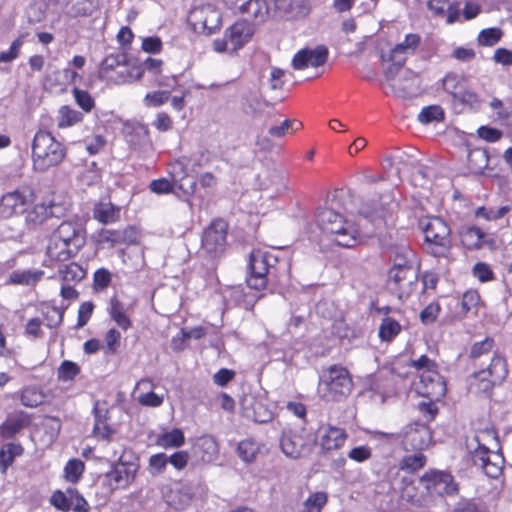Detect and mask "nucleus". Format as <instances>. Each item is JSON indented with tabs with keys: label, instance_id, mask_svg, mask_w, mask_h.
I'll return each mask as SVG.
<instances>
[{
	"label": "nucleus",
	"instance_id": "nucleus-1",
	"mask_svg": "<svg viewBox=\"0 0 512 512\" xmlns=\"http://www.w3.org/2000/svg\"><path fill=\"white\" fill-rule=\"evenodd\" d=\"M83 227L74 221H63L50 235L46 255L51 261H67L85 245Z\"/></svg>",
	"mask_w": 512,
	"mask_h": 512
},
{
	"label": "nucleus",
	"instance_id": "nucleus-2",
	"mask_svg": "<svg viewBox=\"0 0 512 512\" xmlns=\"http://www.w3.org/2000/svg\"><path fill=\"white\" fill-rule=\"evenodd\" d=\"M317 224L337 245L346 248L357 245L362 235L371 234V232L362 233L358 226L331 208H322L318 211Z\"/></svg>",
	"mask_w": 512,
	"mask_h": 512
},
{
	"label": "nucleus",
	"instance_id": "nucleus-3",
	"mask_svg": "<svg viewBox=\"0 0 512 512\" xmlns=\"http://www.w3.org/2000/svg\"><path fill=\"white\" fill-rule=\"evenodd\" d=\"M33 169L45 172L63 162L66 148L50 132L39 130L34 135L31 146Z\"/></svg>",
	"mask_w": 512,
	"mask_h": 512
},
{
	"label": "nucleus",
	"instance_id": "nucleus-4",
	"mask_svg": "<svg viewBox=\"0 0 512 512\" xmlns=\"http://www.w3.org/2000/svg\"><path fill=\"white\" fill-rule=\"evenodd\" d=\"M352 386L348 370L340 365H332L322 372L317 391L326 401H340L349 395Z\"/></svg>",
	"mask_w": 512,
	"mask_h": 512
},
{
	"label": "nucleus",
	"instance_id": "nucleus-5",
	"mask_svg": "<svg viewBox=\"0 0 512 512\" xmlns=\"http://www.w3.org/2000/svg\"><path fill=\"white\" fill-rule=\"evenodd\" d=\"M419 225L425 235V249L435 257H445L451 248L450 228L439 217H426Z\"/></svg>",
	"mask_w": 512,
	"mask_h": 512
},
{
	"label": "nucleus",
	"instance_id": "nucleus-6",
	"mask_svg": "<svg viewBox=\"0 0 512 512\" xmlns=\"http://www.w3.org/2000/svg\"><path fill=\"white\" fill-rule=\"evenodd\" d=\"M138 469L137 459L124 450L111 465V469L104 474V485L111 491L126 489L134 482Z\"/></svg>",
	"mask_w": 512,
	"mask_h": 512
},
{
	"label": "nucleus",
	"instance_id": "nucleus-7",
	"mask_svg": "<svg viewBox=\"0 0 512 512\" xmlns=\"http://www.w3.org/2000/svg\"><path fill=\"white\" fill-rule=\"evenodd\" d=\"M276 260L271 253L254 249L249 259L250 274L246 279L247 285L256 290L264 289L267 285L268 274L274 268Z\"/></svg>",
	"mask_w": 512,
	"mask_h": 512
},
{
	"label": "nucleus",
	"instance_id": "nucleus-8",
	"mask_svg": "<svg viewBox=\"0 0 512 512\" xmlns=\"http://www.w3.org/2000/svg\"><path fill=\"white\" fill-rule=\"evenodd\" d=\"M421 43V37L416 33H409L405 39L396 44L388 54H383V61H390L392 64L385 70L387 80L394 79L399 69L404 65L409 55H412Z\"/></svg>",
	"mask_w": 512,
	"mask_h": 512
},
{
	"label": "nucleus",
	"instance_id": "nucleus-9",
	"mask_svg": "<svg viewBox=\"0 0 512 512\" xmlns=\"http://www.w3.org/2000/svg\"><path fill=\"white\" fill-rule=\"evenodd\" d=\"M187 20L196 33L211 35L220 28L221 13L214 5H201L189 12Z\"/></svg>",
	"mask_w": 512,
	"mask_h": 512
},
{
	"label": "nucleus",
	"instance_id": "nucleus-10",
	"mask_svg": "<svg viewBox=\"0 0 512 512\" xmlns=\"http://www.w3.org/2000/svg\"><path fill=\"white\" fill-rule=\"evenodd\" d=\"M253 29L246 21H238L226 29L222 39H216L213 47L217 52H235L252 37Z\"/></svg>",
	"mask_w": 512,
	"mask_h": 512
},
{
	"label": "nucleus",
	"instance_id": "nucleus-11",
	"mask_svg": "<svg viewBox=\"0 0 512 512\" xmlns=\"http://www.w3.org/2000/svg\"><path fill=\"white\" fill-rule=\"evenodd\" d=\"M476 447L471 451V459L473 465L481 468L483 472L490 478H497L503 468V456L494 451H490L486 446L482 445L478 436L475 437Z\"/></svg>",
	"mask_w": 512,
	"mask_h": 512
},
{
	"label": "nucleus",
	"instance_id": "nucleus-12",
	"mask_svg": "<svg viewBox=\"0 0 512 512\" xmlns=\"http://www.w3.org/2000/svg\"><path fill=\"white\" fill-rule=\"evenodd\" d=\"M34 192L27 186L19 187L7 192L0 199V215L9 218L15 214L27 211L29 205L34 202Z\"/></svg>",
	"mask_w": 512,
	"mask_h": 512
},
{
	"label": "nucleus",
	"instance_id": "nucleus-13",
	"mask_svg": "<svg viewBox=\"0 0 512 512\" xmlns=\"http://www.w3.org/2000/svg\"><path fill=\"white\" fill-rule=\"evenodd\" d=\"M283 453L291 458H299L310 451L309 435L304 428L283 431L280 440Z\"/></svg>",
	"mask_w": 512,
	"mask_h": 512
},
{
	"label": "nucleus",
	"instance_id": "nucleus-14",
	"mask_svg": "<svg viewBox=\"0 0 512 512\" xmlns=\"http://www.w3.org/2000/svg\"><path fill=\"white\" fill-rule=\"evenodd\" d=\"M414 387L417 394L431 400H440L446 394V384L438 369L420 373Z\"/></svg>",
	"mask_w": 512,
	"mask_h": 512
},
{
	"label": "nucleus",
	"instance_id": "nucleus-15",
	"mask_svg": "<svg viewBox=\"0 0 512 512\" xmlns=\"http://www.w3.org/2000/svg\"><path fill=\"white\" fill-rule=\"evenodd\" d=\"M443 90L451 95L454 102L472 104L476 101V94L468 89L467 81L456 73H448L442 79Z\"/></svg>",
	"mask_w": 512,
	"mask_h": 512
},
{
	"label": "nucleus",
	"instance_id": "nucleus-16",
	"mask_svg": "<svg viewBox=\"0 0 512 512\" xmlns=\"http://www.w3.org/2000/svg\"><path fill=\"white\" fill-rule=\"evenodd\" d=\"M420 483L430 493L452 495L458 490L453 476L443 471L431 470L426 472L420 478Z\"/></svg>",
	"mask_w": 512,
	"mask_h": 512
},
{
	"label": "nucleus",
	"instance_id": "nucleus-17",
	"mask_svg": "<svg viewBox=\"0 0 512 512\" xmlns=\"http://www.w3.org/2000/svg\"><path fill=\"white\" fill-rule=\"evenodd\" d=\"M228 226L222 219L212 221L205 229L202 237V247L208 253H221L226 245Z\"/></svg>",
	"mask_w": 512,
	"mask_h": 512
},
{
	"label": "nucleus",
	"instance_id": "nucleus-18",
	"mask_svg": "<svg viewBox=\"0 0 512 512\" xmlns=\"http://www.w3.org/2000/svg\"><path fill=\"white\" fill-rule=\"evenodd\" d=\"M193 496V487L187 482H174L163 490L165 502L175 510H184L187 508Z\"/></svg>",
	"mask_w": 512,
	"mask_h": 512
},
{
	"label": "nucleus",
	"instance_id": "nucleus-19",
	"mask_svg": "<svg viewBox=\"0 0 512 512\" xmlns=\"http://www.w3.org/2000/svg\"><path fill=\"white\" fill-rule=\"evenodd\" d=\"M431 439L432 433L426 424L414 422L405 427L403 444L407 449L423 450L430 444Z\"/></svg>",
	"mask_w": 512,
	"mask_h": 512
},
{
	"label": "nucleus",
	"instance_id": "nucleus-20",
	"mask_svg": "<svg viewBox=\"0 0 512 512\" xmlns=\"http://www.w3.org/2000/svg\"><path fill=\"white\" fill-rule=\"evenodd\" d=\"M328 58V49L324 45H319L314 49H301L293 59L292 66L295 70H303L308 67L317 68L325 64Z\"/></svg>",
	"mask_w": 512,
	"mask_h": 512
},
{
	"label": "nucleus",
	"instance_id": "nucleus-21",
	"mask_svg": "<svg viewBox=\"0 0 512 512\" xmlns=\"http://www.w3.org/2000/svg\"><path fill=\"white\" fill-rule=\"evenodd\" d=\"M347 433L343 428L322 425L317 432V442L323 451L340 449L346 442Z\"/></svg>",
	"mask_w": 512,
	"mask_h": 512
},
{
	"label": "nucleus",
	"instance_id": "nucleus-22",
	"mask_svg": "<svg viewBox=\"0 0 512 512\" xmlns=\"http://www.w3.org/2000/svg\"><path fill=\"white\" fill-rule=\"evenodd\" d=\"M169 175L173 184L177 186L187 196L193 195L196 188V181L188 179L187 163L183 159H178L169 165Z\"/></svg>",
	"mask_w": 512,
	"mask_h": 512
},
{
	"label": "nucleus",
	"instance_id": "nucleus-23",
	"mask_svg": "<svg viewBox=\"0 0 512 512\" xmlns=\"http://www.w3.org/2000/svg\"><path fill=\"white\" fill-rule=\"evenodd\" d=\"M380 201L381 207L379 209H375L371 212L366 211L364 208L361 209V213L364 217L369 219L377 227L385 224L388 219H391L398 207V203L390 194L382 195Z\"/></svg>",
	"mask_w": 512,
	"mask_h": 512
},
{
	"label": "nucleus",
	"instance_id": "nucleus-24",
	"mask_svg": "<svg viewBox=\"0 0 512 512\" xmlns=\"http://www.w3.org/2000/svg\"><path fill=\"white\" fill-rule=\"evenodd\" d=\"M243 412L246 418L257 423H267L273 418L272 411L262 401L253 398L245 399Z\"/></svg>",
	"mask_w": 512,
	"mask_h": 512
},
{
	"label": "nucleus",
	"instance_id": "nucleus-25",
	"mask_svg": "<svg viewBox=\"0 0 512 512\" xmlns=\"http://www.w3.org/2000/svg\"><path fill=\"white\" fill-rule=\"evenodd\" d=\"M496 386L500 385L480 370L469 377V391L472 394L490 398Z\"/></svg>",
	"mask_w": 512,
	"mask_h": 512
},
{
	"label": "nucleus",
	"instance_id": "nucleus-26",
	"mask_svg": "<svg viewBox=\"0 0 512 512\" xmlns=\"http://www.w3.org/2000/svg\"><path fill=\"white\" fill-rule=\"evenodd\" d=\"M258 183L262 190L272 189L279 193L286 188L285 174L278 169H266L258 175Z\"/></svg>",
	"mask_w": 512,
	"mask_h": 512
},
{
	"label": "nucleus",
	"instance_id": "nucleus-27",
	"mask_svg": "<svg viewBox=\"0 0 512 512\" xmlns=\"http://www.w3.org/2000/svg\"><path fill=\"white\" fill-rule=\"evenodd\" d=\"M417 279L416 272L413 267L407 265L394 266L389 272V280L399 289L405 291Z\"/></svg>",
	"mask_w": 512,
	"mask_h": 512
},
{
	"label": "nucleus",
	"instance_id": "nucleus-28",
	"mask_svg": "<svg viewBox=\"0 0 512 512\" xmlns=\"http://www.w3.org/2000/svg\"><path fill=\"white\" fill-rule=\"evenodd\" d=\"M480 371L501 385L508 375L506 359L498 353H493L489 365L486 368L480 369Z\"/></svg>",
	"mask_w": 512,
	"mask_h": 512
},
{
	"label": "nucleus",
	"instance_id": "nucleus-29",
	"mask_svg": "<svg viewBox=\"0 0 512 512\" xmlns=\"http://www.w3.org/2000/svg\"><path fill=\"white\" fill-rule=\"evenodd\" d=\"M239 5L240 12L247 14L257 22H263L269 17L270 9L265 0H246Z\"/></svg>",
	"mask_w": 512,
	"mask_h": 512
},
{
	"label": "nucleus",
	"instance_id": "nucleus-30",
	"mask_svg": "<svg viewBox=\"0 0 512 512\" xmlns=\"http://www.w3.org/2000/svg\"><path fill=\"white\" fill-rule=\"evenodd\" d=\"M98 8V0H70L65 14L70 18L88 17Z\"/></svg>",
	"mask_w": 512,
	"mask_h": 512
},
{
	"label": "nucleus",
	"instance_id": "nucleus-31",
	"mask_svg": "<svg viewBox=\"0 0 512 512\" xmlns=\"http://www.w3.org/2000/svg\"><path fill=\"white\" fill-rule=\"evenodd\" d=\"M195 448L201 453L204 462L215 460L219 454V445L213 436L205 435L197 439Z\"/></svg>",
	"mask_w": 512,
	"mask_h": 512
},
{
	"label": "nucleus",
	"instance_id": "nucleus-32",
	"mask_svg": "<svg viewBox=\"0 0 512 512\" xmlns=\"http://www.w3.org/2000/svg\"><path fill=\"white\" fill-rule=\"evenodd\" d=\"M44 276V271L35 270H16L9 275L8 282L15 285L32 286L38 283Z\"/></svg>",
	"mask_w": 512,
	"mask_h": 512
},
{
	"label": "nucleus",
	"instance_id": "nucleus-33",
	"mask_svg": "<svg viewBox=\"0 0 512 512\" xmlns=\"http://www.w3.org/2000/svg\"><path fill=\"white\" fill-rule=\"evenodd\" d=\"M119 207L111 202H101L94 209V218L103 224L112 223L119 219Z\"/></svg>",
	"mask_w": 512,
	"mask_h": 512
},
{
	"label": "nucleus",
	"instance_id": "nucleus-34",
	"mask_svg": "<svg viewBox=\"0 0 512 512\" xmlns=\"http://www.w3.org/2000/svg\"><path fill=\"white\" fill-rule=\"evenodd\" d=\"M86 275V271L75 262L65 264L59 267L58 277L66 283L80 282Z\"/></svg>",
	"mask_w": 512,
	"mask_h": 512
},
{
	"label": "nucleus",
	"instance_id": "nucleus-35",
	"mask_svg": "<svg viewBox=\"0 0 512 512\" xmlns=\"http://www.w3.org/2000/svg\"><path fill=\"white\" fill-rule=\"evenodd\" d=\"M23 453V447L20 444L8 443L0 448V471L5 473L7 468L12 465L15 458Z\"/></svg>",
	"mask_w": 512,
	"mask_h": 512
},
{
	"label": "nucleus",
	"instance_id": "nucleus-36",
	"mask_svg": "<svg viewBox=\"0 0 512 512\" xmlns=\"http://www.w3.org/2000/svg\"><path fill=\"white\" fill-rule=\"evenodd\" d=\"M83 120V114L70 106H61L58 110L57 126L66 128L80 123Z\"/></svg>",
	"mask_w": 512,
	"mask_h": 512
},
{
	"label": "nucleus",
	"instance_id": "nucleus-37",
	"mask_svg": "<svg viewBox=\"0 0 512 512\" xmlns=\"http://www.w3.org/2000/svg\"><path fill=\"white\" fill-rule=\"evenodd\" d=\"M115 73L116 75H113V79H110V81H113L115 84H124L136 81L139 80L143 75L141 67L129 68L125 62L120 64Z\"/></svg>",
	"mask_w": 512,
	"mask_h": 512
},
{
	"label": "nucleus",
	"instance_id": "nucleus-38",
	"mask_svg": "<svg viewBox=\"0 0 512 512\" xmlns=\"http://www.w3.org/2000/svg\"><path fill=\"white\" fill-rule=\"evenodd\" d=\"M109 314L123 330H127L131 326V321L125 313L124 305L116 297L110 300Z\"/></svg>",
	"mask_w": 512,
	"mask_h": 512
},
{
	"label": "nucleus",
	"instance_id": "nucleus-39",
	"mask_svg": "<svg viewBox=\"0 0 512 512\" xmlns=\"http://www.w3.org/2000/svg\"><path fill=\"white\" fill-rule=\"evenodd\" d=\"M52 214L51 207L45 203H39L27 211L26 222L27 224L36 227L41 225Z\"/></svg>",
	"mask_w": 512,
	"mask_h": 512
},
{
	"label": "nucleus",
	"instance_id": "nucleus-40",
	"mask_svg": "<svg viewBox=\"0 0 512 512\" xmlns=\"http://www.w3.org/2000/svg\"><path fill=\"white\" fill-rule=\"evenodd\" d=\"M401 331V325L392 317H384L379 327L378 335L382 341L389 342Z\"/></svg>",
	"mask_w": 512,
	"mask_h": 512
},
{
	"label": "nucleus",
	"instance_id": "nucleus-41",
	"mask_svg": "<svg viewBox=\"0 0 512 512\" xmlns=\"http://www.w3.org/2000/svg\"><path fill=\"white\" fill-rule=\"evenodd\" d=\"M126 61V56L123 54L109 55L101 63L100 77L103 79H113L111 72L119 68L120 64Z\"/></svg>",
	"mask_w": 512,
	"mask_h": 512
},
{
	"label": "nucleus",
	"instance_id": "nucleus-42",
	"mask_svg": "<svg viewBox=\"0 0 512 512\" xmlns=\"http://www.w3.org/2000/svg\"><path fill=\"white\" fill-rule=\"evenodd\" d=\"M260 451V445L253 439L242 440L237 447L239 457L249 463L256 459Z\"/></svg>",
	"mask_w": 512,
	"mask_h": 512
},
{
	"label": "nucleus",
	"instance_id": "nucleus-43",
	"mask_svg": "<svg viewBox=\"0 0 512 512\" xmlns=\"http://www.w3.org/2000/svg\"><path fill=\"white\" fill-rule=\"evenodd\" d=\"M185 437L180 429H173L170 432L161 434L157 439V444L165 449L177 448L184 444Z\"/></svg>",
	"mask_w": 512,
	"mask_h": 512
},
{
	"label": "nucleus",
	"instance_id": "nucleus-44",
	"mask_svg": "<svg viewBox=\"0 0 512 512\" xmlns=\"http://www.w3.org/2000/svg\"><path fill=\"white\" fill-rule=\"evenodd\" d=\"M128 234H134V231L132 229L125 230L124 232L102 230L100 232V241L103 243H109L111 246L126 242L127 240L131 243L135 242V237L132 238L130 235L127 236Z\"/></svg>",
	"mask_w": 512,
	"mask_h": 512
},
{
	"label": "nucleus",
	"instance_id": "nucleus-45",
	"mask_svg": "<svg viewBox=\"0 0 512 512\" xmlns=\"http://www.w3.org/2000/svg\"><path fill=\"white\" fill-rule=\"evenodd\" d=\"M484 233L480 228L470 227L461 233V242L468 249H478L482 246Z\"/></svg>",
	"mask_w": 512,
	"mask_h": 512
},
{
	"label": "nucleus",
	"instance_id": "nucleus-46",
	"mask_svg": "<svg viewBox=\"0 0 512 512\" xmlns=\"http://www.w3.org/2000/svg\"><path fill=\"white\" fill-rule=\"evenodd\" d=\"M467 161L472 172L480 173L488 166L489 158L484 150L474 149L468 153Z\"/></svg>",
	"mask_w": 512,
	"mask_h": 512
},
{
	"label": "nucleus",
	"instance_id": "nucleus-47",
	"mask_svg": "<svg viewBox=\"0 0 512 512\" xmlns=\"http://www.w3.org/2000/svg\"><path fill=\"white\" fill-rule=\"evenodd\" d=\"M503 32L498 27L486 28L479 32L477 42L480 46L491 47L496 45L502 38Z\"/></svg>",
	"mask_w": 512,
	"mask_h": 512
},
{
	"label": "nucleus",
	"instance_id": "nucleus-48",
	"mask_svg": "<svg viewBox=\"0 0 512 512\" xmlns=\"http://www.w3.org/2000/svg\"><path fill=\"white\" fill-rule=\"evenodd\" d=\"M495 345L494 339L486 337L484 340L475 342L470 349V358L476 363L485 355L492 352Z\"/></svg>",
	"mask_w": 512,
	"mask_h": 512
},
{
	"label": "nucleus",
	"instance_id": "nucleus-49",
	"mask_svg": "<svg viewBox=\"0 0 512 512\" xmlns=\"http://www.w3.org/2000/svg\"><path fill=\"white\" fill-rule=\"evenodd\" d=\"M44 394L36 387H27L21 393V403L26 407H37L44 401Z\"/></svg>",
	"mask_w": 512,
	"mask_h": 512
},
{
	"label": "nucleus",
	"instance_id": "nucleus-50",
	"mask_svg": "<svg viewBox=\"0 0 512 512\" xmlns=\"http://www.w3.org/2000/svg\"><path fill=\"white\" fill-rule=\"evenodd\" d=\"M426 464V457L422 453L405 456L400 462V469L410 473L416 472Z\"/></svg>",
	"mask_w": 512,
	"mask_h": 512
},
{
	"label": "nucleus",
	"instance_id": "nucleus-51",
	"mask_svg": "<svg viewBox=\"0 0 512 512\" xmlns=\"http://www.w3.org/2000/svg\"><path fill=\"white\" fill-rule=\"evenodd\" d=\"M444 119V111L440 106L432 105L424 107L418 114L419 122L429 124L432 122H439Z\"/></svg>",
	"mask_w": 512,
	"mask_h": 512
},
{
	"label": "nucleus",
	"instance_id": "nucleus-52",
	"mask_svg": "<svg viewBox=\"0 0 512 512\" xmlns=\"http://www.w3.org/2000/svg\"><path fill=\"white\" fill-rule=\"evenodd\" d=\"M84 463L79 459H71L67 462L64 472L65 478L71 483H76L84 472Z\"/></svg>",
	"mask_w": 512,
	"mask_h": 512
},
{
	"label": "nucleus",
	"instance_id": "nucleus-53",
	"mask_svg": "<svg viewBox=\"0 0 512 512\" xmlns=\"http://www.w3.org/2000/svg\"><path fill=\"white\" fill-rule=\"evenodd\" d=\"M70 491H72V488H68L66 489V491H54L53 494L51 495L50 503L59 511H70Z\"/></svg>",
	"mask_w": 512,
	"mask_h": 512
},
{
	"label": "nucleus",
	"instance_id": "nucleus-54",
	"mask_svg": "<svg viewBox=\"0 0 512 512\" xmlns=\"http://www.w3.org/2000/svg\"><path fill=\"white\" fill-rule=\"evenodd\" d=\"M326 502L327 494L325 492H315L305 500V512H321V509Z\"/></svg>",
	"mask_w": 512,
	"mask_h": 512
},
{
	"label": "nucleus",
	"instance_id": "nucleus-55",
	"mask_svg": "<svg viewBox=\"0 0 512 512\" xmlns=\"http://www.w3.org/2000/svg\"><path fill=\"white\" fill-rule=\"evenodd\" d=\"M72 93L75 102L80 108L83 109L84 112L88 113L94 108L95 101L87 91L81 90L79 88H74L72 90Z\"/></svg>",
	"mask_w": 512,
	"mask_h": 512
},
{
	"label": "nucleus",
	"instance_id": "nucleus-56",
	"mask_svg": "<svg viewBox=\"0 0 512 512\" xmlns=\"http://www.w3.org/2000/svg\"><path fill=\"white\" fill-rule=\"evenodd\" d=\"M407 366L414 368L420 373H428L430 370H435L438 368L436 362L430 359L427 355H421L417 359H411Z\"/></svg>",
	"mask_w": 512,
	"mask_h": 512
},
{
	"label": "nucleus",
	"instance_id": "nucleus-57",
	"mask_svg": "<svg viewBox=\"0 0 512 512\" xmlns=\"http://www.w3.org/2000/svg\"><path fill=\"white\" fill-rule=\"evenodd\" d=\"M79 372L80 369L76 363L65 360L58 369V379L61 381H71Z\"/></svg>",
	"mask_w": 512,
	"mask_h": 512
},
{
	"label": "nucleus",
	"instance_id": "nucleus-58",
	"mask_svg": "<svg viewBox=\"0 0 512 512\" xmlns=\"http://www.w3.org/2000/svg\"><path fill=\"white\" fill-rule=\"evenodd\" d=\"M24 43V35H20L16 40H14L7 51H3L0 53V63L11 62L16 59L20 53V49Z\"/></svg>",
	"mask_w": 512,
	"mask_h": 512
},
{
	"label": "nucleus",
	"instance_id": "nucleus-59",
	"mask_svg": "<svg viewBox=\"0 0 512 512\" xmlns=\"http://www.w3.org/2000/svg\"><path fill=\"white\" fill-rule=\"evenodd\" d=\"M70 497V510H73L74 512H88L90 509V506L86 499L79 494V492L76 489L72 488V491L69 492Z\"/></svg>",
	"mask_w": 512,
	"mask_h": 512
},
{
	"label": "nucleus",
	"instance_id": "nucleus-60",
	"mask_svg": "<svg viewBox=\"0 0 512 512\" xmlns=\"http://www.w3.org/2000/svg\"><path fill=\"white\" fill-rule=\"evenodd\" d=\"M274 4V13L279 16L292 15L297 7V0H271Z\"/></svg>",
	"mask_w": 512,
	"mask_h": 512
},
{
	"label": "nucleus",
	"instance_id": "nucleus-61",
	"mask_svg": "<svg viewBox=\"0 0 512 512\" xmlns=\"http://www.w3.org/2000/svg\"><path fill=\"white\" fill-rule=\"evenodd\" d=\"M434 401L435 400L428 399V401H421L417 405V409L422 414L426 422L433 421L438 413V407Z\"/></svg>",
	"mask_w": 512,
	"mask_h": 512
},
{
	"label": "nucleus",
	"instance_id": "nucleus-62",
	"mask_svg": "<svg viewBox=\"0 0 512 512\" xmlns=\"http://www.w3.org/2000/svg\"><path fill=\"white\" fill-rule=\"evenodd\" d=\"M170 97L169 91H155L146 94L144 104L147 107H158L168 101Z\"/></svg>",
	"mask_w": 512,
	"mask_h": 512
},
{
	"label": "nucleus",
	"instance_id": "nucleus-63",
	"mask_svg": "<svg viewBox=\"0 0 512 512\" xmlns=\"http://www.w3.org/2000/svg\"><path fill=\"white\" fill-rule=\"evenodd\" d=\"M480 297L477 291L470 290L463 294L462 300H461V308L462 311L467 314L471 312L472 310L476 309L478 303H479Z\"/></svg>",
	"mask_w": 512,
	"mask_h": 512
},
{
	"label": "nucleus",
	"instance_id": "nucleus-64",
	"mask_svg": "<svg viewBox=\"0 0 512 512\" xmlns=\"http://www.w3.org/2000/svg\"><path fill=\"white\" fill-rule=\"evenodd\" d=\"M333 333L340 339H351L356 337L354 329L350 328L342 319L334 322Z\"/></svg>",
	"mask_w": 512,
	"mask_h": 512
}]
</instances>
